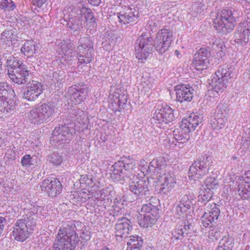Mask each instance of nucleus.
<instances>
[{
	"label": "nucleus",
	"instance_id": "nucleus-10",
	"mask_svg": "<svg viewBox=\"0 0 250 250\" xmlns=\"http://www.w3.org/2000/svg\"><path fill=\"white\" fill-rule=\"evenodd\" d=\"M233 17L230 10H223L218 12L214 20V27L218 32L227 34L234 27Z\"/></svg>",
	"mask_w": 250,
	"mask_h": 250
},
{
	"label": "nucleus",
	"instance_id": "nucleus-20",
	"mask_svg": "<svg viewBox=\"0 0 250 250\" xmlns=\"http://www.w3.org/2000/svg\"><path fill=\"white\" fill-rule=\"evenodd\" d=\"M250 37V21H244L239 23L234 34L235 43L241 46L246 45Z\"/></svg>",
	"mask_w": 250,
	"mask_h": 250
},
{
	"label": "nucleus",
	"instance_id": "nucleus-49",
	"mask_svg": "<svg viewBox=\"0 0 250 250\" xmlns=\"http://www.w3.org/2000/svg\"><path fill=\"white\" fill-rule=\"evenodd\" d=\"M221 231L218 227H214L210 229L208 232V237L211 241L217 240L221 235Z\"/></svg>",
	"mask_w": 250,
	"mask_h": 250
},
{
	"label": "nucleus",
	"instance_id": "nucleus-33",
	"mask_svg": "<svg viewBox=\"0 0 250 250\" xmlns=\"http://www.w3.org/2000/svg\"><path fill=\"white\" fill-rule=\"evenodd\" d=\"M159 209L155 206H153L150 203H148L143 205L140 212V215H152L157 216L158 214Z\"/></svg>",
	"mask_w": 250,
	"mask_h": 250
},
{
	"label": "nucleus",
	"instance_id": "nucleus-11",
	"mask_svg": "<svg viewBox=\"0 0 250 250\" xmlns=\"http://www.w3.org/2000/svg\"><path fill=\"white\" fill-rule=\"evenodd\" d=\"M81 17L71 18L69 19L67 25L74 31H77L82 28L83 23H86L88 28L94 27L95 24V19L93 13L90 9L83 7L80 10Z\"/></svg>",
	"mask_w": 250,
	"mask_h": 250
},
{
	"label": "nucleus",
	"instance_id": "nucleus-53",
	"mask_svg": "<svg viewBox=\"0 0 250 250\" xmlns=\"http://www.w3.org/2000/svg\"><path fill=\"white\" fill-rule=\"evenodd\" d=\"M77 120L81 124H85L87 120V114L83 111H81L78 114L76 115Z\"/></svg>",
	"mask_w": 250,
	"mask_h": 250
},
{
	"label": "nucleus",
	"instance_id": "nucleus-36",
	"mask_svg": "<svg viewBox=\"0 0 250 250\" xmlns=\"http://www.w3.org/2000/svg\"><path fill=\"white\" fill-rule=\"evenodd\" d=\"M15 37L16 35L14 34L13 30H5L1 34L0 43L1 44L9 45L15 41Z\"/></svg>",
	"mask_w": 250,
	"mask_h": 250
},
{
	"label": "nucleus",
	"instance_id": "nucleus-34",
	"mask_svg": "<svg viewBox=\"0 0 250 250\" xmlns=\"http://www.w3.org/2000/svg\"><path fill=\"white\" fill-rule=\"evenodd\" d=\"M36 47L35 43L33 41H27L25 42L21 50L24 55L30 57L36 53Z\"/></svg>",
	"mask_w": 250,
	"mask_h": 250
},
{
	"label": "nucleus",
	"instance_id": "nucleus-35",
	"mask_svg": "<svg viewBox=\"0 0 250 250\" xmlns=\"http://www.w3.org/2000/svg\"><path fill=\"white\" fill-rule=\"evenodd\" d=\"M15 94L13 89L11 86L8 85L6 83H0V98L4 97L8 99V97L15 98Z\"/></svg>",
	"mask_w": 250,
	"mask_h": 250
},
{
	"label": "nucleus",
	"instance_id": "nucleus-43",
	"mask_svg": "<svg viewBox=\"0 0 250 250\" xmlns=\"http://www.w3.org/2000/svg\"><path fill=\"white\" fill-rule=\"evenodd\" d=\"M233 239L228 235L224 236L220 241L218 247L224 249H227L229 250H232L233 246Z\"/></svg>",
	"mask_w": 250,
	"mask_h": 250
},
{
	"label": "nucleus",
	"instance_id": "nucleus-57",
	"mask_svg": "<svg viewBox=\"0 0 250 250\" xmlns=\"http://www.w3.org/2000/svg\"><path fill=\"white\" fill-rule=\"evenodd\" d=\"M88 1L93 5H98L100 2L101 0H88Z\"/></svg>",
	"mask_w": 250,
	"mask_h": 250
},
{
	"label": "nucleus",
	"instance_id": "nucleus-48",
	"mask_svg": "<svg viewBox=\"0 0 250 250\" xmlns=\"http://www.w3.org/2000/svg\"><path fill=\"white\" fill-rule=\"evenodd\" d=\"M113 210L115 215H117L119 213L122 212V210L124 208V204L123 201L120 197L116 198L112 206Z\"/></svg>",
	"mask_w": 250,
	"mask_h": 250
},
{
	"label": "nucleus",
	"instance_id": "nucleus-38",
	"mask_svg": "<svg viewBox=\"0 0 250 250\" xmlns=\"http://www.w3.org/2000/svg\"><path fill=\"white\" fill-rule=\"evenodd\" d=\"M227 121V118L213 117L210 122V125L213 129L220 130L225 127Z\"/></svg>",
	"mask_w": 250,
	"mask_h": 250
},
{
	"label": "nucleus",
	"instance_id": "nucleus-2",
	"mask_svg": "<svg viewBox=\"0 0 250 250\" xmlns=\"http://www.w3.org/2000/svg\"><path fill=\"white\" fill-rule=\"evenodd\" d=\"M86 40L88 42L86 43H83L82 39L80 40L82 44L78 46L77 53L73 51L70 45L64 41L62 42L57 50V57L61 62L62 63L65 62L68 65H71L78 59L80 63H89L93 58V49L88 39L86 38Z\"/></svg>",
	"mask_w": 250,
	"mask_h": 250
},
{
	"label": "nucleus",
	"instance_id": "nucleus-42",
	"mask_svg": "<svg viewBox=\"0 0 250 250\" xmlns=\"http://www.w3.org/2000/svg\"><path fill=\"white\" fill-rule=\"evenodd\" d=\"M141 83L143 89L145 92H149L154 88L155 83L154 79L152 78H147L146 76L145 77L143 76Z\"/></svg>",
	"mask_w": 250,
	"mask_h": 250
},
{
	"label": "nucleus",
	"instance_id": "nucleus-12",
	"mask_svg": "<svg viewBox=\"0 0 250 250\" xmlns=\"http://www.w3.org/2000/svg\"><path fill=\"white\" fill-rule=\"evenodd\" d=\"M152 38L146 34H142L136 41L135 49L136 57L138 60L146 59L149 56L152 49Z\"/></svg>",
	"mask_w": 250,
	"mask_h": 250
},
{
	"label": "nucleus",
	"instance_id": "nucleus-8",
	"mask_svg": "<svg viewBox=\"0 0 250 250\" xmlns=\"http://www.w3.org/2000/svg\"><path fill=\"white\" fill-rule=\"evenodd\" d=\"M56 108L51 103H44L31 109L27 117L32 123L41 124L51 120Z\"/></svg>",
	"mask_w": 250,
	"mask_h": 250
},
{
	"label": "nucleus",
	"instance_id": "nucleus-18",
	"mask_svg": "<svg viewBox=\"0 0 250 250\" xmlns=\"http://www.w3.org/2000/svg\"><path fill=\"white\" fill-rule=\"evenodd\" d=\"M149 181L138 176L130 178L129 190L137 197L142 198L149 194Z\"/></svg>",
	"mask_w": 250,
	"mask_h": 250
},
{
	"label": "nucleus",
	"instance_id": "nucleus-51",
	"mask_svg": "<svg viewBox=\"0 0 250 250\" xmlns=\"http://www.w3.org/2000/svg\"><path fill=\"white\" fill-rule=\"evenodd\" d=\"M53 78L56 86L59 87L60 84L64 82V76L62 72H55L53 73Z\"/></svg>",
	"mask_w": 250,
	"mask_h": 250
},
{
	"label": "nucleus",
	"instance_id": "nucleus-9",
	"mask_svg": "<svg viewBox=\"0 0 250 250\" xmlns=\"http://www.w3.org/2000/svg\"><path fill=\"white\" fill-rule=\"evenodd\" d=\"M212 163V158L210 156H206L195 161L188 170L189 179L194 181L202 179L208 172Z\"/></svg>",
	"mask_w": 250,
	"mask_h": 250
},
{
	"label": "nucleus",
	"instance_id": "nucleus-29",
	"mask_svg": "<svg viewBox=\"0 0 250 250\" xmlns=\"http://www.w3.org/2000/svg\"><path fill=\"white\" fill-rule=\"evenodd\" d=\"M72 133L65 125L56 127L52 133V138L54 141L63 143V141L71 137Z\"/></svg>",
	"mask_w": 250,
	"mask_h": 250
},
{
	"label": "nucleus",
	"instance_id": "nucleus-40",
	"mask_svg": "<svg viewBox=\"0 0 250 250\" xmlns=\"http://www.w3.org/2000/svg\"><path fill=\"white\" fill-rule=\"evenodd\" d=\"M212 49L219 56L222 55V53L225 50L226 46L223 41L220 38L215 39L212 43Z\"/></svg>",
	"mask_w": 250,
	"mask_h": 250
},
{
	"label": "nucleus",
	"instance_id": "nucleus-59",
	"mask_svg": "<svg viewBox=\"0 0 250 250\" xmlns=\"http://www.w3.org/2000/svg\"><path fill=\"white\" fill-rule=\"evenodd\" d=\"M237 176H236L233 180H232V178H231V180L230 181L229 185V188H230V191H231V190H234L235 191H237V186L236 187H234L233 188H232V187H230V184H232V181H234L235 180V178Z\"/></svg>",
	"mask_w": 250,
	"mask_h": 250
},
{
	"label": "nucleus",
	"instance_id": "nucleus-56",
	"mask_svg": "<svg viewBox=\"0 0 250 250\" xmlns=\"http://www.w3.org/2000/svg\"><path fill=\"white\" fill-rule=\"evenodd\" d=\"M13 148H15V147H13L12 149H8L7 151L6 154L8 155V152L10 153V158H12V157H14L15 156V152L14 150H13Z\"/></svg>",
	"mask_w": 250,
	"mask_h": 250
},
{
	"label": "nucleus",
	"instance_id": "nucleus-44",
	"mask_svg": "<svg viewBox=\"0 0 250 250\" xmlns=\"http://www.w3.org/2000/svg\"><path fill=\"white\" fill-rule=\"evenodd\" d=\"M202 185L205 186L214 191L219 187V182L214 176H210L206 179Z\"/></svg>",
	"mask_w": 250,
	"mask_h": 250
},
{
	"label": "nucleus",
	"instance_id": "nucleus-31",
	"mask_svg": "<svg viewBox=\"0 0 250 250\" xmlns=\"http://www.w3.org/2000/svg\"><path fill=\"white\" fill-rule=\"evenodd\" d=\"M4 97L0 98V115L1 117L5 115L8 116L11 114L14 110L15 105L14 98L8 97V99Z\"/></svg>",
	"mask_w": 250,
	"mask_h": 250
},
{
	"label": "nucleus",
	"instance_id": "nucleus-7",
	"mask_svg": "<svg viewBox=\"0 0 250 250\" xmlns=\"http://www.w3.org/2000/svg\"><path fill=\"white\" fill-rule=\"evenodd\" d=\"M232 77V68L228 65L222 66L218 69L210 83L212 87L211 92H215L213 96L217 97L224 91L229 80Z\"/></svg>",
	"mask_w": 250,
	"mask_h": 250
},
{
	"label": "nucleus",
	"instance_id": "nucleus-58",
	"mask_svg": "<svg viewBox=\"0 0 250 250\" xmlns=\"http://www.w3.org/2000/svg\"><path fill=\"white\" fill-rule=\"evenodd\" d=\"M141 248L137 247H133L131 246H127L126 250H140Z\"/></svg>",
	"mask_w": 250,
	"mask_h": 250
},
{
	"label": "nucleus",
	"instance_id": "nucleus-24",
	"mask_svg": "<svg viewBox=\"0 0 250 250\" xmlns=\"http://www.w3.org/2000/svg\"><path fill=\"white\" fill-rule=\"evenodd\" d=\"M129 220L126 218L118 220L115 227V234L117 240L121 241L127 238V235L132 229Z\"/></svg>",
	"mask_w": 250,
	"mask_h": 250
},
{
	"label": "nucleus",
	"instance_id": "nucleus-64",
	"mask_svg": "<svg viewBox=\"0 0 250 250\" xmlns=\"http://www.w3.org/2000/svg\"><path fill=\"white\" fill-rule=\"evenodd\" d=\"M136 174H137V175H139V173H137V172L135 174V175H136Z\"/></svg>",
	"mask_w": 250,
	"mask_h": 250
},
{
	"label": "nucleus",
	"instance_id": "nucleus-61",
	"mask_svg": "<svg viewBox=\"0 0 250 250\" xmlns=\"http://www.w3.org/2000/svg\"><path fill=\"white\" fill-rule=\"evenodd\" d=\"M0 184L1 185H2V186L4 188H5L6 190H7V189H6L7 188H9V186H8V185H6V184H5L3 183H1V182L0 183Z\"/></svg>",
	"mask_w": 250,
	"mask_h": 250
},
{
	"label": "nucleus",
	"instance_id": "nucleus-60",
	"mask_svg": "<svg viewBox=\"0 0 250 250\" xmlns=\"http://www.w3.org/2000/svg\"><path fill=\"white\" fill-rule=\"evenodd\" d=\"M175 55L178 58L181 57V54L180 53L179 51L177 50L175 51Z\"/></svg>",
	"mask_w": 250,
	"mask_h": 250
},
{
	"label": "nucleus",
	"instance_id": "nucleus-14",
	"mask_svg": "<svg viewBox=\"0 0 250 250\" xmlns=\"http://www.w3.org/2000/svg\"><path fill=\"white\" fill-rule=\"evenodd\" d=\"M195 197L192 193H188L181 196L180 204L176 208V213L178 218L191 217L193 210L191 207L195 204Z\"/></svg>",
	"mask_w": 250,
	"mask_h": 250
},
{
	"label": "nucleus",
	"instance_id": "nucleus-30",
	"mask_svg": "<svg viewBox=\"0 0 250 250\" xmlns=\"http://www.w3.org/2000/svg\"><path fill=\"white\" fill-rule=\"evenodd\" d=\"M192 229V226L188 221L187 224L178 226L171 233V241L173 243L176 242L178 240L182 239L184 234H188Z\"/></svg>",
	"mask_w": 250,
	"mask_h": 250
},
{
	"label": "nucleus",
	"instance_id": "nucleus-17",
	"mask_svg": "<svg viewBox=\"0 0 250 250\" xmlns=\"http://www.w3.org/2000/svg\"><path fill=\"white\" fill-rule=\"evenodd\" d=\"M174 110L169 105L164 104L155 110L153 120L156 124L167 125L174 119Z\"/></svg>",
	"mask_w": 250,
	"mask_h": 250
},
{
	"label": "nucleus",
	"instance_id": "nucleus-50",
	"mask_svg": "<svg viewBox=\"0 0 250 250\" xmlns=\"http://www.w3.org/2000/svg\"><path fill=\"white\" fill-rule=\"evenodd\" d=\"M139 167H138V170H140L141 172L145 175L147 174L149 171H150V164L148 165V163L145 160L142 159L140 161L139 163Z\"/></svg>",
	"mask_w": 250,
	"mask_h": 250
},
{
	"label": "nucleus",
	"instance_id": "nucleus-37",
	"mask_svg": "<svg viewBox=\"0 0 250 250\" xmlns=\"http://www.w3.org/2000/svg\"><path fill=\"white\" fill-rule=\"evenodd\" d=\"M143 218L139 220V224L140 226L143 228H147L151 227L153 225L155 224L157 220L158 215L157 216L152 215H143Z\"/></svg>",
	"mask_w": 250,
	"mask_h": 250
},
{
	"label": "nucleus",
	"instance_id": "nucleus-39",
	"mask_svg": "<svg viewBox=\"0 0 250 250\" xmlns=\"http://www.w3.org/2000/svg\"><path fill=\"white\" fill-rule=\"evenodd\" d=\"M229 112L228 106L225 103H220L216 107L213 113V117L226 118L225 115Z\"/></svg>",
	"mask_w": 250,
	"mask_h": 250
},
{
	"label": "nucleus",
	"instance_id": "nucleus-22",
	"mask_svg": "<svg viewBox=\"0 0 250 250\" xmlns=\"http://www.w3.org/2000/svg\"><path fill=\"white\" fill-rule=\"evenodd\" d=\"M42 191L46 192L50 197H56L62 189L61 183L55 178H50L43 180L41 185Z\"/></svg>",
	"mask_w": 250,
	"mask_h": 250
},
{
	"label": "nucleus",
	"instance_id": "nucleus-47",
	"mask_svg": "<svg viewBox=\"0 0 250 250\" xmlns=\"http://www.w3.org/2000/svg\"><path fill=\"white\" fill-rule=\"evenodd\" d=\"M47 160L54 166L60 165L62 161V156L58 153H52L48 156Z\"/></svg>",
	"mask_w": 250,
	"mask_h": 250
},
{
	"label": "nucleus",
	"instance_id": "nucleus-15",
	"mask_svg": "<svg viewBox=\"0 0 250 250\" xmlns=\"http://www.w3.org/2000/svg\"><path fill=\"white\" fill-rule=\"evenodd\" d=\"M157 187L162 194L167 195L176 184V179L174 174L169 171L163 170L157 178Z\"/></svg>",
	"mask_w": 250,
	"mask_h": 250
},
{
	"label": "nucleus",
	"instance_id": "nucleus-46",
	"mask_svg": "<svg viewBox=\"0 0 250 250\" xmlns=\"http://www.w3.org/2000/svg\"><path fill=\"white\" fill-rule=\"evenodd\" d=\"M16 8V5L12 0H1L0 2V8L1 10L11 11Z\"/></svg>",
	"mask_w": 250,
	"mask_h": 250
},
{
	"label": "nucleus",
	"instance_id": "nucleus-21",
	"mask_svg": "<svg viewBox=\"0 0 250 250\" xmlns=\"http://www.w3.org/2000/svg\"><path fill=\"white\" fill-rule=\"evenodd\" d=\"M220 214L218 206L214 204H209L207 207L204 214L201 218L203 225L208 227L213 223H216Z\"/></svg>",
	"mask_w": 250,
	"mask_h": 250
},
{
	"label": "nucleus",
	"instance_id": "nucleus-28",
	"mask_svg": "<svg viewBox=\"0 0 250 250\" xmlns=\"http://www.w3.org/2000/svg\"><path fill=\"white\" fill-rule=\"evenodd\" d=\"M117 14L119 22L123 24L135 22L139 17V12L137 7L128 8L125 11L120 12Z\"/></svg>",
	"mask_w": 250,
	"mask_h": 250
},
{
	"label": "nucleus",
	"instance_id": "nucleus-1",
	"mask_svg": "<svg viewBox=\"0 0 250 250\" xmlns=\"http://www.w3.org/2000/svg\"><path fill=\"white\" fill-rule=\"evenodd\" d=\"M84 226L79 221H75L74 226H67L59 229L55 240L53 250H74L79 241L77 232L81 231L80 237L89 240V232L83 229Z\"/></svg>",
	"mask_w": 250,
	"mask_h": 250
},
{
	"label": "nucleus",
	"instance_id": "nucleus-25",
	"mask_svg": "<svg viewBox=\"0 0 250 250\" xmlns=\"http://www.w3.org/2000/svg\"><path fill=\"white\" fill-rule=\"evenodd\" d=\"M176 100L180 103L190 102L194 95V89L186 84H180L175 86Z\"/></svg>",
	"mask_w": 250,
	"mask_h": 250
},
{
	"label": "nucleus",
	"instance_id": "nucleus-5",
	"mask_svg": "<svg viewBox=\"0 0 250 250\" xmlns=\"http://www.w3.org/2000/svg\"><path fill=\"white\" fill-rule=\"evenodd\" d=\"M111 178L115 182L124 180L131 175L137 176L135 174L138 171L135 160L132 157H125L115 163L112 167Z\"/></svg>",
	"mask_w": 250,
	"mask_h": 250
},
{
	"label": "nucleus",
	"instance_id": "nucleus-63",
	"mask_svg": "<svg viewBox=\"0 0 250 250\" xmlns=\"http://www.w3.org/2000/svg\"><path fill=\"white\" fill-rule=\"evenodd\" d=\"M1 141H1V139L0 138V143H1Z\"/></svg>",
	"mask_w": 250,
	"mask_h": 250
},
{
	"label": "nucleus",
	"instance_id": "nucleus-23",
	"mask_svg": "<svg viewBox=\"0 0 250 250\" xmlns=\"http://www.w3.org/2000/svg\"><path fill=\"white\" fill-rule=\"evenodd\" d=\"M42 85L37 81L28 83L24 89L23 97L29 101H35L42 92Z\"/></svg>",
	"mask_w": 250,
	"mask_h": 250
},
{
	"label": "nucleus",
	"instance_id": "nucleus-41",
	"mask_svg": "<svg viewBox=\"0 0 250 250\" xmlns=\"http://www.w3.org/2000/svg\"><path fill=\"white\" fill-rule=\"evenodd\" d=\"M151 167H155V172L159 173V171L162 170L166 166V162L162 157H159L156 159H153L150 163Z\"/></svg>",
	"mask_w": 250,
	"mask_h": 250
},
{
	"label": "nucleus",
	"instance_id": "nucleus-27",
	"mask_svg": "<svg viewBox=\"0 0 250 250\" xmlns=\"http://www.w3.org/2000/svg\"><path fill=\"white\" fill-rule=\"evenodd\" d=\"M208 51L205 48H202L195 54L193 63L195 69L201 71L206 69L208 64Z\"/></svg>",
	"mask_w": 250,
	"mask_h": 250
},
{
	"label": "nucleus",
	"instance_id": "nucleus-62",
	"mask_svg": "<svg viewBox=\"0 0 250 250\" xmlns=\"http://www.w3.org/2000/svg\"><path fill=\"white\" fill-rule=\"evenodd\" d=\"M99 250H110L108 248H107L106 246L102 247L101 249H99Z\"/></svg>",
	"mask_w": 250,
	"mask_h": 250
},
{
	"label": "nucleus",
	"instance_id": "nucleus-55",
	"mask_svg": "<svg viewBox=\"0 0 250 250\" xmlns=\"http://www.w3.org/2000/svg\"><path fill=\"white\" fill-rule=\"evenodd\" d=\"M46 0H33L34 4L37 5L38 7H41L45 2Z\"/></svg>",
	"mask_w": 250,
	"mask_h": 250
},
{
	"label": "nucleus",
	"instance_id": "nucleus-26",
	"mask_svg": "<svg viewBox=\"0 0 250 250\" xmlns=\"http://www.w3.org/2000/svg\"><path fill=\"white\" fill-rule=\"evenodd\" d=\"M100 194L99 196V193H97V196H95L90 197L89 194H87L85 192H82L80 193L79 197L82 198V202H84L87 199L89 200V202H91V204L95 205L97 203L96 200H104L106 199H109L110 196L111 195L112 187L111 186H108L105 188L102 189L101 190L99 191Z\"/></svg>",
	"mask_w": 250,
	"mask_h": 250
},
{
	"label": "nucleus",
	"instance_id": "nucleus-4",
	"mask_svg": "<svg viewBox=\"0 0 250 250\" xmlns=\"http://www.w3.org/2000/svg\"><path fill=\"white\" fill-rule=\"evenodd\" d=\"M23 218L17 220L15 224L12 233L17 241L23 242L33 233L37 225L36 214H42L43 208L42 207H34Z\"/></svg>",
	"mask_w": 250,
	"mask_h": 250
},
{
	"label": "nucleus",
	"instance_id": "nucleus-45",
	"mask_svg": "<svg viewBox=\"0 0 250 250\" xmlns=\"http://www.w3.org/2000/svg\"><path fill=\"white\" fill-rule=\"evenodd\" d=\"M127 246L141 248L143 244L142 238L138 235H131L127 238Z\"/></svg>",
	"mask_w": 250,
	"mask_h": 250
},
{
	"label": "nucleus",
	"instance_id": "nucleus-3",
	"mask_svg": "<svg viewBox=\"0 0 250 250\" xmlns=\"http://www.w3.org/2000/svg\"><path fill=\"white\" fill-rule=\"evenodd\" d=\"M202 121V117L194 113L183 119L179 127L174 129L173 134L166 140V146L176 150L183 148L189 139L188 133L194 131Z\"/></svg>",
	"mask_w": 250,
	"mask_h": 250
},
{
	"label": "nucleus",
	"instance_id": "nucleus-54",
	"mask_svg": "<svg viewBox=\"0 0 250 250\" xmlns=\"http://www.w3.org/2000/svg\"><path fill=\"white\" fill-rule=\"evenodd\" d=\"M127 102V97L125 95L119 96L117 104L120 109L124 108V106Z\"/></svg>",
	"mask_w": 250,
	"mask_h": 250
},
{
	"label": "nucleus",
	"instance_id": "nucleus-13",
	"mask_svg": "<svg viewBox=\"0 0 250 250\" xmlns=\"http://www.w3.org/2000/svg\"><path fill=\"white\" fill-rule=\"evenodd\" d=\"M173 32L167 28L160 30L154 41L155 49L160 53H164L168 50L172 41Z\"/></svg>",
	"mask_w": 250,
	"mask_h": 250
},
{
	"label": "nucleus",
	"instance_id": "nucleus-52",
	"mask_svg": "<svg viewBox=\"0 0 250 250\" xmlns=\"http://www.w3.org/2000/svg\"><path fill=\"white\" fill-rule=\"evenodd\" d=\"M21 164L24 167H29L32 165V157L30 155L23 156L21 159Z\"/></svg>",
	"mask_w": 250,
	"mask_h": 250
},
{
	"label": "nucleus",
	"instance_id": "nucleus-19",
	"mask_svg": "<svg viewBox=\"0 0 250 250\" xmlns=\"http://www.w3.org/2000/svg\"><path fill=\"white\" fill-rule=\"evenodd\" d=\"M89 87L86 84L74 85L69 88L68 94L70 100L74 104H80L87 97Z\"/></svg>",
	"mask_w": 250,
	"mask_h": 250
},
{
	"label": "nucleus",
	"instance_id": "nucleus-32",
	"mask_svg": "<svg viewBox=\"0 0 250 250\" xmlns=\"http://www.w3.org/2000/svg\"><path fill=\"white\" fill-rule=\"evenodd\" d=\"M214 191L205 186L202 185L199 192V200L202 202H208L213 197Z\"/></svg>",
	"mask_w": 250,
	"mask_h": 250
},
{
	"label": "nucleus",
	"instance_id": "nucleus-6",
	"mask_svg": "<svg viewBox=\"0 0 250 250\" xmlns=\"http://www.w3.org/2000/svg\"><path fill=\"white\" fill-rule=\"evenodd\" d=\"M8 75L14 83L21 84L29 79V74L27 66L18 58L9 56L6 60Z\"/></svg>",
	"mask_w": 250,
	"mask_h": 250
},
{
	"label": "nucleus",
	"instance_id": "nucleus-16",
	"mask_svg": "<svg viewBox=\"0 0 250 250\" xmlns=\"http://www.w3.org/2000/svg\"><path fill=\"white\" fill-rule=\"evenodd\" d=\"M237 186V193L243 199L250 198V170L247 171L242 176H237L230 184L231 188Z\"/></svg>",
	"mask_w": 250,
	"mask_h": 250
}]
</instances>
